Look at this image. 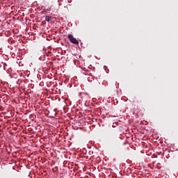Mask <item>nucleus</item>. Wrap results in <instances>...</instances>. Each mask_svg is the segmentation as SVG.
<instances>
[{
    "mask_svg": "<svg viewBox=\"0 0 178 178\" xmlns=\"http://www.w3.org/2000/svg\"><path fill=\"white\" fill-rule=\"evenodd\" d=\"M69 40H70V42H72L73 44H79V40H77V38H75L74 35H68Z\"/></svg>",
    "mask_w": 178,
    "mask_h": 178,
    "instance_id": "obj_1",
    "label": "nucleus"
},
{
    "mask_svg": "<svg viewBox=\"0 0 178 178\" xmlns=\"http://www.w3.org/2000/svg\"><path fill=\"white\" fill-rule=\"evenodd\" d=\"M52 17H46L45 20H47V22H49L51 20Z\"/></svg>",
    "mask_w": 178,
    "mask_h": 178,
    "instance_id": "obj_2",
    "label": "nucleus"
}]
</instances>
